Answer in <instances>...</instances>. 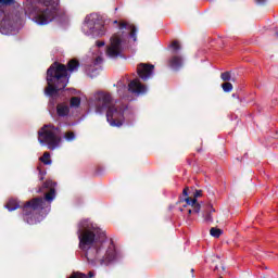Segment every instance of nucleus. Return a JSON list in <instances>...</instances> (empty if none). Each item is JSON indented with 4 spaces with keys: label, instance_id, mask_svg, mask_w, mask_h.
<instances>
[{
    "label": "nucleus",
    "instance_id": "1",
    "mask_svg": "<svg viewBox=\"0 0 278 278\" xmlns=\"http://www.w3.org/2000/svg\"><path fill=\"white\" fill-rule=\"evenodd\" d=\"M83 233L79 235V248L86 251V258L89 264L108 266L116 260V248L114 241H108L105 231L100 228L88 229V220L79 224Z\"/></svg>",
    "mask_w": 278,
    "mask_h": 278
},
{
    "label": "nucleus",
    "instance_id": "2",
    "mask_svg": "<svg viewBox=\"0 0 278 278\" xmlns=\"http://www.w3.org/2000/svg\"><path fill=\"white\" fill-rule=\"evenodd\" d=\"M79 68V61L73 59L64 65L58 61L52 63L47 70V87L45 88L46 97H58L61 90H64L68 86L71 74Z\"/></svg>",
    "mask_w": 278,
    "mask_h": 278
},
{
    "label": "nucleus",
    "instance_id": "3",
    "mask_svg": "<svg viewBox=\"0 0 278 278\" xmlns=\"http://www.w3.org/2000/svg\"><path fill=\"white\" fill-rule=\"evenodd\" d=\"M93 105L96 108V114H103L106 112V121L111 127H122L124 111L116 106V102L112 98L111 93L97 92L93 97Z\"/></svg>",
    "mask_w": 278,
    "mask_h": 278
},
{
    "label": "nucleus",
    "instance_id": "4",
    "mask_svg": "<svg viewBox=\"0 0 278 278\" xmlns=\"http://www.w3.org/2000/svg\"><path fill=\"white\" fill-rule=\"evenodd\" d=\"M42 188L49 190V192L46 193L45 199L40 197L34 198L23 205L22 215L24 216V220L28 225H37L38 219H36V215H34V212L45 210V201L51 203V201L55 199V182H53L52 180H47L46 182H43Z\"/></svg>",
    "mask_w": 278,
    "mask_h": 278
},
{
    "label": "nucleus",
    "instance_id": "5",
    "mask_svg": "<svg viewBox=\"0 0 278 278\" xmlns=\"http://www.w3.org/2000/svg\"><path fill=\"white\" fill-rule=\"evenodd\" d=\"M138 28L129 22H119L118 31L111 37V45L106 48L109 58H118L123 51V42H127V38H131L134 42L138 40Z\"/></svg>",
    "mask_w": 278,
    "mask_h": 278
},
{
    "label": "nucleus",
    "instance_id": "6",
    "mask_svg": "<svg viewBox=\"0 0 278 278\" xmlns=\"http://www.w3.org/2000/svg\"><path fill=\"white\" fill-rule=\"evenodd\" d=\"M30 3H37L34 7L35 15L33 21L37 25H49L58 16V5L60 0H27Z\"/></svg>",
    "mask_w": 278,
    "mask_h": 278
},
{
    "label": "nucleus",
    "instance_id": "7",
    "mask_svg": "<svg viewBox=\"0 0 278 278\" xmlns=\"http://www.w3.org/2000/svg\"><path fill=\"white\" fill-rule=\"evenodd\" d=\"M61 132L62 130L59 127L45 125L38 131V140L40 144H47L50 151H55L60 147V142H62Z\"/></svg>",
    "mask_w": 278,
    "mask_h": 278
},
{
    "label": "nucleus",
    "instance_id": "8",
    "mask_svg": "<svg viewBox=\"0 0 278 278\" xmlns=\"http://www.w3.org/2000/svg\"><path fill=\"white\" fill-rule=\"evenodd\" d=\"M83 29H89L88 34H91V36H103L104 34V26L99 21V15L94 13L86 16Z\"/></svg>",
    "mask_w": 278,
    "mask_h": 278
},
{
    "label": "nucleus",
    "instance_id": "9",
    "mask_svg": "<svg viewBox=\"0 0 278 278\" xmlns=\"http://www.w3.org/2000/svg\"><path fill=\"white\" fill-rule=\"evenodd\" d=\"M153 71H155V65L153 64L140 63L137 67L138 76L142 81H149L153 76Z\"/></svg>",
    "mask_w": 278,
    "mask_h": 278
},
{
    "label": "nucleus",
    "instance_id": "10",
    "mask_svg": "<svg viewBox=\"0 0 278 278\" xmlns=\"http://www.w3.org/2000/svg\"><path fill=\"white\" fill-rule=\"evenodd\" d=\"M128 90L132 94H144L147 92V86L140 84V79L135 78L128 84Z\"/></svg>",
    "mask_w": 278,
    "mask_h": 278
},
{
    "label": "nucleus",
    "instance_id": "11",
    "mask_svg": "<svg viewBox=\"0 0 278 278\" xmlns=\"http://www.w3.org/2000/svg\"><path fill=\"white\" fill-rule=\"evenodd\" d=\"M0 30L3 34H10L11 31H14V21H12V17H10V15H4L1 20Z\"/></svg>",
    "mask_w": 278,
    "mask_h": 278
},
{
    "label": "nucleus",
    "instance_id": "12",
    "mask_svg": "<svg viewBox=\"0 0 278 278\" xmlns=\"http://www.w3.org/2000/svg\"><path fill=\"white\" fill-rule=\"evenodd\" d=\"M168 66L173 68V71H179L181 66H184V59L179 55H173L168 60Z\"/></svg>",
    "mask_w": 278,
    "mask_h": 278
},
{
    "label": "nucleus",
    "instance_id": "13",
    "mask_svg": "<svg viewBox=\"0 0 278 278\" xmlns=\"http://www.w3.org/2000/svg\"><path fill=\"white\" fill-rule=\"evenodd\" d=\"M56 114L60 116V118H64L71 114V109L64 103H59L56 105Z\"/></svg>",
    "mask_w": 278,
    "mask_h": 278
},
{
    "label": "nucleus",
    "instance_id": "14",
    "mask_svg": "<svg viewBox=\"0 0 278 278\" xmlns=\"http://www.w3.org/2000/svg\"><path fill=\"white\" fill-rule=\"evenodd\" d=\"M5 207L9 212H14V210H18V207H21V203H18V200L16 199H10L5 204Z\"/></svg>",
    "mask_w": 278,
    "mask_h": 278
},
{
    "label": "nucleus",
    "instance_id": "15",
    "mask_svg": "<svg viewBox=\"0 0 278 278\" xmlns=\"http://www.w3.org/2000/svg\"><path fill=\"white\" fill-rule=\"evenodd\" d=\"M212 212H216V210H214V206H212V204H208L206 212L204 214L205 223H214V217H212Z\"/></svg>",
    "mask_w": 278,
    "mask_h": 278
},
{
    "label": "nucleus",
    "instance_id": "16",
    "mask_svg": "<svg viewBox=\"0 0 278 278\" xmlns=\"http://www.w3.org/2000/svg\"><path fill=\"white\" fill-rule=\"evenodd\" d=\"M220 79H223L226 83L232 81L236 83V77L231 76V72H224L220 74Z\"/></svg>",
    "mask_w": 278,
    "mask_h": 278
},
{
    "label": "nucleus",
    "instance_id": "17",
    "mask_svg": "<svg viewBox=\"0 0 278 278\" xmlns=\"http://www.w3.org/2000/svg\"><path fill=\"white\" fill-rule=\"evenodd\" d=\"M79 105H81V98L72 97L70 100V106L77 109V108H79Z\"/></svg>",
    "mask_w": 278,
    "mask_h": 278
},
{
    "label": "nucleus",
    "instance_id": "18",
    "mask_svg": "<svg viewBox=\"0 0 278 278\" xmlns=\"http://www.w3.org/2000/svg\"><path fill=\"white\" fill-rule=\"evenodd\" d=\"M40 162L49 166L51 164V154L49 152H45L43 155L40 157Z\"/></svg>",
    "mask_w": 278,
    "mask_h": 278
},
{
    "label": "nucleus",
    "instance_id": "19",
    "mask_svg": "<svg viewBox=\"0 0 278 278\" xmlns=\"http://www.w3.org/2000/svg\"><path fill=\"white\" fill-rule=\"evenodd\" d=\"M187 203V205H194L197 203V199H192L190 197L187 198H179V202L178 203Z\"/></svg>",
    "mask_w": 278,
    "mask_h": 278
},
{
    "label": "nucleus",
    "instance_id": "20",
    "mask_svg": "<svg viewBox=\"0 0 278 278\" xmlns=\"http://www.w3.org/2000/svg\"><path fill=\"white\" fill-rule=\"evenodd\" d=\"M210 233L213 238H218L219 236H223V230L220 228H211Z\"/></svg>",
    "mask_w": 278,
    "mask_h": 278
},
{
    "label": "nucleus",
    "instance_id": "21",
    "mask_svg": "<svg viewBox=\"0 0 278 278\" xmlns=\"http://www.w3.org/2000/svg\"><path fill=\"white\" fill-rule=\"evenodd\" d=\"M222 88L224 92H231V90H233V85H231V83H224L222 84Z\"/></svg>",
    "mask_w": 278,
    "mask_h": 278
},
{
    "label": "nucleus",
    "instance_id": "22",
    "mask_svg": "<svg viewBox=\"0 0 278 278\" xmlns=\"http://www.w3.org/2000/svg\"><path fill=\"white\" fill-rule=\"evenodd\" d=\"M64 138L67 142H73V140H75L76 136L73 131H67V132H65Z\"/></svg>",
    "mask_w": 278,
    "mask_h": 278
},
{
    "label": "nucleus",
    "instance_id": "23",
    "mask_svg": "<svg viewBox=\"0 0 278 278\" xmlns=\"http://www.w3.org/2000/svg\"><path fill=\"white\" fill-rule=\"evenodd\" d=\"M170 47L173 49L174 54L177 53L181 49V46L179 45V41H173Z\"/></svg>",
    "mask_w": 278,
    "mask_h": 278
},
{
    "label": "nucleus",
    "instance_id": "24",
    "mask_svg": "<svg viewBox=\"0 0 278 278\" xmlns=\"http://www.w3.org/2000/svg\"><path fill=\"white\" fill-rule=\"evenodd\" d=\"M191 207L193 210V214H199V212H201V204L199 202L191 204Z\"/></svg>",
    "mask_w": 278,
    "mask_h": 278
},
{
    "label": "nucleus",
    "instance_id": "25",
    "mask_svg": "<svg viewBox=\"0 0 278 278\" xmlns=\"http://www.w3.org/2000/svg\"><path fill=\"white\" fill-rule=\"evenodd\" d=\"M14 0H0V5H14Z\"/></svg>",
    "mask_w": 278,
    "mask_h": 278
},
{
    "label": "nucleus",
    "instance_id": "26",
    "mask_svg": "<svg viewBox=\"0 0 278 278\" xmlns=\"http://www.w3.org/2000/svg\"><path fill=\"white\" fill-rule=\"evenodd\" d=\"M203 191L202 190H195L194 194H193V199H199V197H202Z\"/></svg>",
    "mask_w": 278,
    "mask_h": 278
},
{
    "label": "nucleus",
    "instance_id": "27",
    "mask_svg": "<svg viewBox=\"0 0 278 278\" xmlns=\"http://www.w3.org/2000/svg\"><path fill=\"white\" fill-rule=\"evenodd\" d=\"M188 197V187L182 190V197L180 199H187Z\"/></svg>",
    "mask_w": 278,
    "mask_h": 278
},
{
    "label": "nucleus",
    "instance_id": "28",
    "mask_svg": "<svg viewBox=\"0 0 278 278\" xmlns=\"http://www.w3.org/2000/svg\"><path fill=\"white\" fill-rule=\"evenodd\" d=\"M257 5H264L266 0H256Z\"/></svg>",
    "mask_w": 278,
    "mask_h": 278
},
{
    "label": "nucleus",
    "instance_id": "29",
    "mask_svg": "<svg viewBox=\"0 0 278 278\" xmlns=\"http://www.w3.org/2000/svg\"><path fill=\"white\" fill-rule=\"evenodd\" d=\"M97 47H105V41H97Z\"/></svg>",
    "mask_w": 278,
    "mask_h": 278
},
{
    "label": "nucleus",
    "instance_id": "30",
    "mask_svg": "<svg viewBox=\"0 0 278 278\" xmlns=\"http://www.w3.org/2000/svg\"><path fill=\"white\" fill-rule=\"evenodd\" d=\"M101 62H103V59H101V56H98L96 59V64H101Z\"/></svg>",
    "mask_w": 278,
    "mask_h": 278
},
{
    "label": "nucleus",
    "instance_id": "31",
    "mask_svg": "<svg viewBox=\"0 0 278 278\" xmlns=\"http://www.w3.org/2000/svg\"><path fill=\"white\" fill-rule=\"evenodd\" d=\"M192 213H194V211H193L192 208H189V210H188L189 216H190V214H192Z\"/></svg>",
    "mask_w": 278,
    "mask_h": 278
},
{
    "label": "nucleus",
    "instance_id": "32",
    "mask_svg": "<svg viewBox=\"0 0 278 278\" xmlns=\"http://www.w3.org/2000/svg\"><path fill=\"white\" fill-rule=\"evenodd\" d=\"M214 270H218V265H215V268H214Z\"/></svg>",
    "mask_w": 278,
    "mask_h": 278
},
{
    "label": "nucleus",
    "instance_id": "33",
    "mask_svg": "<svg viewBox=\"0 0 278 278\" xmlns=\"http://www.w3.org/2000/svg\"><path fill=\"white\" fill-rule=\"evenodd\" d=\"M37 192H42V188H39V190Z\"/></svg>",
    "mask_w": 278,
    "mask_h": 278
},
{
    "label": "nucleus",
    "instance_id": "34",
    "mask_svg": "<svg viewBox=\"0 0 278 278\" xmlns=\"http://www.w3.org/2000/svg\"><path fill=\"white\" fill-rule=\"evenodd\" d=\"M220 268H222V270H225V266L222 265Z\"/></svg>",
    "mask_w": 278,
    "mask_h": 278
},
{
    "label": "nucleus",
    "instance_id": "35",
    "mask_svg": "<svg viewBox=\"0 0 278 278\" xmlns=\"http://www.w3.org/2000/svg\"><path fill=\"white\" fill-rule=\"evenodd\" d=\"M276 37L278 38V31L276 33Z\"/></svg>",
    "mask_w": 278,
    "mask_h": 278
},
{
    "label": "nucleus",
    "instance_id": "36",
    "mask_svg": "<svg viewBox=\"0 0 278 278\" xmlns=\"http://www.w3.org/2000/svg\"><path fill=\"white\" fill-rule=\"evenodd\" d=\"M114 23L116 24V23H118V21H114Z\"/></svg>",
    "mask_w": 278,
    "mask_h": 278
}]
</instances>
